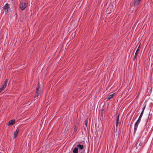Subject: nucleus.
<instances>
[{
  "instance_id": "f257e3e1",
  "label": "nucleus",
  "mask_w": 153,
  "mask_h": 153,
  "mask_svg": "<svg viewBox=\"0 0 153 153\" xmlns=\"http://www.w3.org/2000/svg\"><path fill=\"white\" fill-rule=\"evenodd\" d=\"M37 91L36 94L35 96V97H37L38 98L41 97V95L42 94L43 92V89L40 88L39 85H38V87H37Z\"/></svg>"
},
{
  "instance_id": "f03ea898",
  "label": "nucleus",
  "mask_w": 153,
  "mask_h": 153,
  "mask_svg": "<svg viewBox=\"0 0 153 153\" xmlns=\"http://www.w3.org/2000/svg\"><path fill=\"white\" fill-rule=\"evenodd\" d=\"M3 10L5 13H7L10 11V4L7 3L3 7Z\"/></svg>"
},
{
  "instance_id": "7ed1b4c3",
  "label": "nucleus",
  "mask_w": 153,
  "mask_h": 153,
  "mask_svg": "<svg viewBox=\"0 0 153 153\" xmlns=\"http://www.w3.org/2000/svg\"><path fill=\"white\" fill-rule=\"evenodd\" d=\"M27 3H24L22 1H20L19 4V7L21 10H24L27 6Z\"/></svg>"
},
{
  "instance_id": "20e7f679",
  "label": "nucleus",
  "mask_w": 153,
  "mask_h": 153,
  "mask_svg": "<svg viewBox=\"0 0 153 153\" xmlns=\"http://www.w3.org/2000/svg\"><path fill=\"white\" fill-rule=\"evenodd\" d=\"M113 10L111 6H110L107 9L106 12L107 14H110Z\"/></svg>"
},
{
  "instance_id": "39448f33",
  "label": "nucleus",
  "mask_w": 153,
  "mask_h": 153,
  "mask_svg": "<svg viewBox=\"0 0 153 153\" xmlns=\"http://www.w3.org/2000/svg\"><path fill=\"white\" fill-rule=\"evenodd\" d=\"M140 123L139 122H137L136 121L134 126V133L135 132H136L138 125L139 123Z\"/></svg>"
},
{
  "instance_id": "423d86ee",
  "label": "nucleus",
  "mask_w": 153,
  "mask_h": 153,
  "mask_svg": "<svg viewBox=\"0 0 153 153\" xmlns=\"http://www.w3.org/2000/svg\"><path fill=\"white\" fill-rule=\"evenodd\" d=\"M19 132V130L18 129H17L16 131L14 132L13 134V139H15L16 137L17 136Z\"/></svg>"
},
{
  "instance_id": "0eeeda50",
  "label": "nucleus",
  "mask_w": 153,
  "mask_h": 153,
  "mask_svg": "<svg viewBox=\"0 0 153 153\" xmlns=\"http://www.w3.org/2000/svg\"><path fill=\"white\" fill-rule=\"evenodd\" d=\"M15 120H11L9 122L7 123V125L8 126L12 125L15 123Z\"/></svg>"
},
{
  "instance_id": "6e6552de",
  "label": "nucleus",
  "mask_w": 153,
  "mask_h": 153,
  "mask_svg": "<svg viewBox=\"0 0 153 153\" xmlns=\"http://www.w3.org/2000/svg\"><path fill=\"white\" fill-rule=\"evenodd\" d=\"M142 0H134V5H138L140 4Z\"/></svg>"
},
{
  "instance_id": "1a4fd4ad",
  "label": "nucleus",
  "mask_w": 153,
  "mask_h": 153,
  "mask_svg": "<svg viewBox=\"0 0 153 153\" xmlns=\"http://www.w3.org/2000/svg\"><path fill=\"white\" fill-rule=\"evenodd\" d=\"M8 81V80L7 79H6L4 81V82L2 86L3 87H4V88H5L7 85V83Z\"/></svg>"
},
{
  "instance_id": "9d476101",
  "label": "nucleus",
  "mask_w": 153,
  "mask_h": 153,
  "mask_svg": "<svg viewBox=\"0 0 153 153\" xmlns=\"http://www.w3.org/2000/svg\"><path fill=\"white\" fill-rule=\"evenodd\" d=\"M76 147L78 149L80 150H82L84 148L83 145L81 144H78L77 145Z\"/></svg>"
},
{
  "instance_id": "9b49d317",
  "label": "nucleus",
  "mask_w": 153,
  "mask_h": 153,
  "mask_svg": "<svg viewBox=\"0 0 153 153\" xmlns=\"http://www.w3.org/2000/svg\"><path fill=\"white\" fill-rule=\"evenodd\" d=\"M114 94H111L108 96L106 98V99H108V100H110L111 98H112L114 96Z\"/></svg>"
},
{
  "instance_id": "f8f14e48",
  "label": "nucleus",
  "mask_w": 153,
  "mask_h": 153,
  "mask_svg": "<svg viewBox=\"0 0 153 153\" xmlns=\"http://www.w3.org/2000/svg\"><path fill=\"white\" fill-rule=\"evenodd\" d=\"M78 149L76 147L73 150V153H78Z\"/></svg>"
},
{
  "instance_id": "ddd939ff",
  "label": "nucleus",
  "mask_w": 153,
  "mask_h": 153,
  "mask_svg": "<svg viewBox=\"0 0 153 153\" xmlns=\"http://www.w3.org/2000/svg\"><path fill=\"white\" fill-rule=\"evenodd\" d=\"M78 129V126H74V133H75L77 131Z\"/></svg>"
},
{
  "instance_id": "4468645a",
  "label": "nucleus",
  "mask_w": 153,
  "mask_h": 153,
  "mask_svg": "<svg viewBox=\"0 0 153 153\" xmlns=\"http://www.w3.org/2000/svg\"><path fill=\"white\" fill-rule=\"evenodd\" d=\"M104 111V109L103 108L101 109L100 111V114L101 115H102V114Z\"/></svg>"
},
{
  "instance_id": "2eb2a0df",
  "label": "nucleus",
  "mask_w": 153,
  "mask_h": 153,
  "mask_svg": "<svg viewBox=\"0 0 153 153\" xmlns=\"http://www.w3.org/2000/svg\"><path fill=\"white\" fill-rule=\"evenodd\" d=\"M140 51V49H139V48H138L137 50L136 51V52L135 53V55H137L138 54V52H139Z\"/></svg>"
},
{
  "instance_id": "dca6fc26",
  "label": "nucleus",
  "mask_w": 153,
  "mask_h": 153,
  "mask_svg": "<svg viewBox=\"0 0 153 153\" xmlns=\"http://www.w3.org/2000/svg\"><path fill=\"white\" fill-rule=\"evenodd\" d=\"M4 87L2 86L1 88H0V92H1L5 88Z\"/></svg>"
},
{
  "instance_id": "f3484780",
  "label": "nucleus",
  "mask_w": 153,
  "mask_h": 153,
  "mask_svg": "<svg viewBox=\"0 0 153 153\" xmlns=\"http://www.w3.org/2000/svg\"><path fill=\"white\" fill-rule=\"evenodd\" d=\"M119 114H118L117 117L116 121L119 122Z\"/></svg>"
},
{
  "instance_id": "a211bd4d",
  "label": "nucleus",
  "mask_w": 153,
  "mask_h": 153,
  "mask_svg": "<svg viewBox=\"0 0 153 153\" xmlns=\"http://www.w3.org/2000/svg\"><path fill=\"white\" fill-rule=\"evenodd\" d=\"M143 111H142L141 113H140V115L139 117H140V118H141V117H142L143 116Z\"/></svg>"
},
{
  "instance_id": "6ab92c4d",
  "label": "nucleus",
  "mask_w": 153,
  "mask_h": 153,
  "mask_svg": "<svg viewBox=\"0 0 153 153\" xmlns=\"http://www.w3.org/2000/svg\"><path fill=\"white\" fill-rule=\"evenodd\" d=\"M138 143H139V145L140 146L141 145L142 143H141V142H138L136 143V146H137V144H138Z\"/></svg>"
},
{
  "instance_id": "aec40b11",
  "label": "nucleus",
  "mask_w": 153,
  "mask_h": 153,
  "mask_svg": "<svg viewBox=\"0 0 153 153\" xmlns=\"http://www.w3.org/2000/svg\"><path fill=\"white\" fill-rule=\"evenodd\" d=\"M141 118L139 117V118H138V119L137 120V121L140 123V121H141Z\"/></svg>"
},
{
  "instance_id": "412c9836",
  "label": "nucleus",
  "mask_w": 153,
  "mask_h": 153,
  "mask_svg": "<svg viewBox=\"0 0 153 153\" xmlns=\"http://www.w3.org/2000/svg\"><path fill=\"white\" fill-rule=\"evenodd\" d=\"M87 123H88L87 120H85V125L87 127Z\"/></svg>"
},
{
  "instance_id": "4be33fe9",
  "label": "nucleus",
  "mask_w": 153,
  "mask_h": 153,
  "mask_svg": "<svg viewBox=\"0 0 153 153\" xmlns=\"http://www.w3.org/2000/svg\"><path fill=\"white\" fill-rule=\"evenodd\" d=\"M118 122H119L116 121V126L117 128V127L118 126Z\"/></svg>"
},
{
  "instance_id": "5701e85b",
  "label": "nucleus",
  "mask_w": 153,
  "mask_h": 153,
  "mask_svg": "<svg viewBox=\"0 0 153 153\" xmlns=\"http://www.w3.org/2000/svg\"><path fill=\"white\" fill-rule=\"evenodd\" d=\"M137 56V55H135V54L134 55V57L133 58L134 60H135V59L136 58Z\"/></svg>"
},
{
  "instance_id": "b1692460",
  "label": "nucleus",
  "mask_w": 153,
  "mask_h": 153,
  "mask_svg": "<svg viewBox=\"0 0 153 153\" xmlns=\"http://www.w3.org/2000/svg\"><path fill=\"white\" fill-rule=\"evenodd\" d=\"M145 108V106L144 107H143V108H142L143 110H142V111H143V112H144V111Z\"/></svg>"
},
{
  "instance_id": "393cba45",
  "label": "nucleus",
  "mask_w": 153,
  "mask_h": 153,
  "mask_svg": "<svg viewBox=\"0 0 153 153\" xmlns=\"http://www.w3.org/2000/svg\"><path fill=\"white\" fill-rule=\"evenodd\" d=\"M0 93H1V92H0Z\"/></svg>"
}]
</instances>
